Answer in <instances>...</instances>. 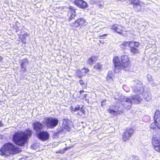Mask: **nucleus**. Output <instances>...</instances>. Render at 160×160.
I'll return each mask as SVG.
<instances>
[{
	"mask_svg": "<svg viewBox=\"0 0 160 160\" xmlns=\"http://www.w3.org/2000/svg\"><path fill=\"white\" fill-rule=\"evenodd\" d=\"M33 132L29 128L25 129L24 131H18L15 132L12 137V141L16 145L20 147H23L28 142Z\"/></svg>",
	"mask_w": 160,
	"mask_h": 160,
	"instance_id": "obj_1",
	"label": "nucleus"
},
{
	"mask_svg": "<svg viewBox=\"0 0 160 160\" xmlns=\"http://www.w3.org/2000/svg\"><path fill=\"white\" fill-rule=\"evenodd\" d=\"M120 60L118 56L113 57L112 62L114 68L118 69L129 70L131 67V61L128 55H122L121 56Z\"/></svg>",
	"mask_w": 160,
	"mask_h": 160,
	"instance_id": "obj_2",
	"label": "nucleus"
},
{
	"mask_svg": "<svg viewBox=\"0 0 160 160\" xmlns=\"http://www.w3.org/2000/svg\"><path fill=\"white\" fill-rule=\"evenodd\" d=\"M22 151L21 148L14 145L13 143L8 142L4 143L0 149V155L8 157L11 154H18Z\"/></svg>",
	"mask_w": 160,
	"mask_h": 160,
	"instance_id": "obj_3",
	"label": "nucleus"
},
{
	"mask_svg": "<svg viewBox=\"0 0 160 160\" xmlns=\"http://www.w3.org/2000/svg\"><path fill=\"white\" fill-rule=\"evenodd\" d=\"M140 45V43L139 42L133 41H125L120 45L121 48L123 50L129 48L130 52L133 54L139 53L138 48Z\"/></svg>",
	"mask_w": 160,
	"mask_h": 160,
	"instance_id": "obj_4",
	"label": "nucleus"
},
{
	"mask_svg": "<svg viewBox=\"0 0 160 160\" xmlns=\"http://www.w3.org/2000/svg\"><path fill=\"white\" fill-rule=\"evenodd\" d=\"M44 123L48 128H53L56 127L58 123V120L52 117L45 118Z\"/></svg>",
	"mask_w": 160,
	"mask_h": 160,
	"instance_id": "obj_5",
	"label": "nucleus"
},
{
	"mask_svg": "<svg viewBox=\"0 0 160 160\" xmlns=\"http://www.w3.org/2000/svg\"><path fill=\"white\" fill-rule=\"evenodd\" d=\"M87 23L86 20L83 18H78L70 25L72 28L79 27L80 28L85 26Z\"/></svg>",
	"mask_w": 160,
	"mask_h": 160,
	"instance_id": "obj_6",
	"label": "nucleus"
},
{
	"mask_svg": "<svg viewBox=\"0 0 160 160\" xmlns=\"http://www.w3.org/2000/svg\"><path fill=\"white\" fill-rule=\"evenodd\" d=\"M134 130L132 128H127L123 132L122 139L124 141L129 140L134 134Z\"/></svg>",
	"mask_w": 160,
	"mask_h": 160,
	"instance_id": "obj_7",
	"label": "nucleus"
},
{
	"mask_svg": "<svg viewBox=\"0 0 160 160\" xmlns=\"http://www.w3.org/2000/svg\"><path fill=\"white\" fill-rule=\"evenodd\" d=\"M152 144L154 150L160 152V138L153 137L152 140Z\"/></svg>",
	"mask_w": 160,
	"mask_h": 160,
	"instance_id": "obj_8",
	"label": "nucleus"
},
{
	"mask_svg": "<svg viewBox=\"0 0 160 160\" xmlns=\"http://www.w3.org/2000/svg\"><path fill=\"white\" fill-rule=\"evenodd\" d=\"M38 138L43 141L48 140L49 138V134L46 131H40L37 134Z\"/></svg>",
	"mask_w": 160,
	"mask_h": 160,
	"instance_id": "obj_9",
	"label": "nucleus"
},
{
	"mask_svg": "<svg viewBox=\"0 0 160 160\" xmlns=\"http://www.w3.org/2000/svg\"><path fill=\"white\" fill-rule=\"evenodd\" d=\"M111 29L120 34H122L123 33L124 28L121 25L115 24L112 26Z\"/></svg>",
	"mask_w": 160,
	"mask_h": 160,
	"instance_id": "obj_10",
	"label": "nucleus"
},
{
	"mask_svg": "<svg viewBox=\"0 0 160 160\" xmlns=\"http://www.w3.org/2000/svg\"><path fill=\"white\" fill-rule=\"evenodd\" d=\"M68 8L69 10L68 11V14L70 15L68 18V21H70L72 19H74L76 16V9L75 8L71 6H69Z\"/></svg>",
	"mask_w": 160,
	"mask_h": 160,
	"instance_id": "obj_11",
	"label": "nucleus"
},
{
	"mask_svg": "<svg viewBox=\"0 0 160 160\" xmlns=\"http://www.w3.org/2000/svg\"><path fill=\"white\" fill-rule=\"evenodd\" d=\"M73 3L78 7L82 9H85L88 6L87 3L83 0H75Z\"/></svg>",
	"mask_w": 160,
	"mask_h": 160,
	"instance_id": "obj_12",
	"label": "nucleus"
},
{
	"mask_svg": "<svg viewBox=\"0 0 160 160\" xmlns=\"http://www.w3.org/2000/svg\"><path fill=\"white\" fill-rule=\"evenodd\" d=\"M33 129L37 132H40L44 127L43 125L39 121H37L32 124Z\"/></svg>",
	"mask_w": 160,
	"mask_h": 160,
	"instance_id": "obj_13",
	"label": "nucleus"
},
{
	"mask_svg": "<svg viewBox=\"0 0 160 160\" xmlns=\"http://www.w3.org/2000/svg\"><path fill=\"white\" fill-rule=\"evenodd\" d=\"M98 56L92 55L88 59L87 62L88 64L92 65L98 60Z\"/></svg>",
	"mask_w": 160,
	"mask_h": 160,
	"instance_id": "obj_14",
	"label": "nucleus"
},
{
	"mask_svg": "<svg viewBox=\"0 0 160 160\" xmlns=\"http://www.w3.org/2000/svg\"><path fill=\"white\" fill-rule=\"evenodd\" d=\"M142 88V85L141 84L137 83L136 86L133 87V92L135 93L138 92L140 94H141Z\"/></svg>",
	"mask_w": 160,
	"mask_h": 160,
	"instance_id": "obj_15",
	"label": "nucleus"
},
{
	"mask_svg": "<svg viewBox=\"0 0 160 160\" xmlns=\"http://www.w3.org/2000/svg\"><path fill=\"white\" fill-rule=\"evenodd\" d=\"M153 119L154 121L159 122L160 126V112L158 110H156L154 115Z\"/></svg>",
	"mask_w": 160,
	"mask_h": 160,
	"instance_id": "obj_16",
	"label": "nucleus"
},
{
	"mask_svg": "<svg viewBox=\"0 0 160 160\" xmlns=\"http://www.w3.org/2000/svg\"><path fill=\"white\" fill-rule=\"evenodd\" d=\"M159 123H160L158 122H157L154 121V122L152 123L150 125V128L153 130H156L157 129H160Z\"/></svg>",
	"mask_w": 160,
	"mask_h": 160,
	"instance_id": "obj_17",
	"label": "nucleus"
},
{
	"mask_svg": "<svg viewBox=\"0 0 160 160\" xmlns=\"http://www.w3.org/2000/svg\"><path fill=\"white\" fill-rule=\"evenodd\" d=\"M123 102V105H126L127 107L131 106L132 105V101L129 98H126L125 101Z\"/></svg>",
	"mask_w": 160,
	"mask_h": 160,
	"instance_id": "obj_18",
	"label": "nucleus"
},
{
	"mask_svg": "<svg viewBox=\"0 0 160 160\" xmlns=\"http://www.w3.org/2000/svg\"><path fill=\"white\" fill-rule=\"evenodd\" d=\"M128 1L130 4L133 5L134 6H139L140 5L139 0H128Z\"/></svg>",
	"mask_w": 160,
	"mask_h": 160,
	"instance_id": "obj_19",
	"label": "nucleus"
},
{
	"mask_svg": "<svg viewBox=\"0 0 160 160\" xmlns=\"http://www.w3.org/2000/svg\"><path fill=\"white\" fill-rule=\"evenodd\" d=\"M75 76L78 78H81L82 77L83 75L82 74V73L81 71L79 69H77L75 71Z\"/></svg>",
	"mask_w": 160,
	"mask_h": 160,
	"instance_id": "obj_20",
	"label": "nucleus"
},
{
	"mask_svg": "<svg viewBox=\"0 0 160 160\" xmlns=\"http://www.w3.org/2000/svg\"><path fill=\"white\" fill-rule=\"evenodd\" d=\"M93 68L96 70H100L102 69V66L99 62H97L96 64L94 66Z\"/></svg>",
	"mask_w": 160,
	"mask_h": 160,
	"instance_id": "obj_21",
	"label": "nucleus"
},
{
	"mask_svg": "<svg viewBox=\"0 0 160 160\" xmlns=\"http://www.w3.org/2000/svg\"><path fill=\"white\" fill-rule=\"evenodd\" d=\"M23 61H24V62H22L21 63V68H23L25 71L26 69L24 67V62L28 63V60L27 58H26L23 59Z\"/></svg>",
	"mask_w": 160,
	"mask_h": 160,
	"instance_id": "obj_22",
	"label": "nucleus"
},
{
	"mask_svg": "<svg viewBox=\"0 0 160 160\" xmlns=\"http://www.w3.org/2000/svg\"><path fill=\"white\" fill-rule=\"evenodd\" d=\"M107 111L109 113L111 114H118L119 112L118 110H114L110 108L107 109Z\"/></svg>",
	"mask_w": 160,
	"mask_h": 160,
	"instance_id": "obj_23",
	"label": "nucleus"
},
{
	"mask_svg": "<svg viewBox=\"0 0 160 160\" xmlns=\"http://www.w3.org/2000/svg\"><path fill=\"white\" fill-rule=\"evenodd\" d=\"M63 123L62 124H65V128H69V127L68 126V122L69 121V120L67 118H63L62 120Z\"/></svg>",
	"mask_w": 160,
	"mask_h": 160,
	"instance_id": "obj_24",
	"label": "nucleus"
},
{
	"mask_svg": "<svg viewBox=\"0 0 160 160\" xmlns=\"http://www.w3.org/2000/svg\"><path fill=\"white\" fill-rule=\"evenodd\" d=\"M79 82L80 84L82 86L85 87L86 88L87 87V83L86 82H85L83 80L80 79L79 80Z\"/></svg>",
	"mask_w": 160,
	"mask_h": 160,
	"instance_id": "obj_25",
	"label": "nucleus"
},
{
	"mask_svg": "<svg viewBox=\"0 0 160 160\" xmlns=\"http://www.w3.org/2000/svg\"><path fill=\"white\" fill-rule=\"evenodd\" d=\"M113 74L112 72H109L107 76L106 79L107 81H109L111 79L112 80Z\"/></svg>",
	"mask_w": 160,
	"mask_h": 160,
	"instance_id": "obj_26",
	"label": "nucleus"
},
{
	"mask_svg": "<svg viewBox=\"0 0 160 160\" xmlns=\"http://www.w3.org/2000/svg\"><path fill=\"white\" fill-rule=\"evenodd\" d=\"M131 98L133 100H139L140 99V97L139 96L138 94L132 95L131 97Z\"/></svg>",
	"mask_w": 160,
	"mask_h": 160,
	"instance_id": "obj_27",
	"label": "nucleus"
},
{
	"mask_svg": "<svg viewBox=\"0 0 160 160\" xmlns=\"http://www.w3.org/2000/svg\"><path fill=\"white\" fill-rule=\"evenodd\" d=\"M22 36V39H21L22 42H24V43H26V42H24L25 41L26 39V35L25 34H22L21 35Z\"/></svg>",
	"mask_w": 160,
	"mask_h": 160,
	"instance_id": "obj_28",
	"label": "nucleus"
},
{
	"mask_svg": "<svg viewBox=\"0 0 160 160\" xmlns=\"http://www.w3.org/2000/svg\"><path fill=\"white\" fill-rule=\"evenodd\" d=\"M82 69H84L85 70V72H84V73L85 74L88 72L90 71L88 68L85 67H83L82 68Z\"/></svg>",
	"mask_w": 160,
	"mask_h": 160,
	"instance_id": "obj_29",
	"label": "nucleus"
},
{
	"mask_svg": "<svg viewBox=\"0 0 160 160\" xmlns=\"http://www.w3.org/2000/svg\"><path fill=\"white\" fill-rule=\"evenodd\" d=\"M80 105L78 104L77 105V106L74 108L75 112H76L78 110H80Z\"/></svg>",
	"mask_w": 160,
	"mask_h": 160,
	"instance_id": "obj_30",
	"label": "nucleus"
},
{
	"mask_svg": "<svg viewBox=\"0 0 160 160\" xmlns=\"http://www.w3.org/2000/svg\"><path fill=\"white\" fill-rule=\"evenodd\" d=\"M107 35H108L107 34H103L102 35H100L99 36V38L100 39H104L105 37H106L107 36Z\"/></svg>",
	"mask_w": 160,
	"mask_h": 160,
	"instance_id": "obj_31",
	"label": "nucleus"
},
{
	"mask_svg": "<svg viewBox=\"0 0 160 160\" xmlns=\"http://www.w3.org/2000/svg\"><path fill=\"white\" fill-rule=\"evenodd\" d=\"M80 110L83 114H84L86 113L85 110L82 107L80 108Z\"/></svg>",
	"mask_w": 160,
	"mask_h": 160,
	"instance_id": "obj_32",
	"label": "nucleus"
},
{
	"mask_svg": "<svg viewBox=\"0 0 160 160\" xmlns=\"http://www.w3.org/2000/svg\"><path fill=\"white\" fill-rule=\"evenodd\" d=\"M88 94H84L83 96H82V99L83 100V99H85V100H87V98L88 96Z\"/></svg>",
	"mask_w": 160,
	"mask_h": 160,
	"instance_id": "obj_33",
	"label": "nucleus"
},
{
	"mask_svg": "<svg viewBox=\"0 0 160 160\" xmlns=\"http://www.w3.org/2000/svg\"><path fill=\"white\" fill-rule=\"evenodd\" d=\"M71 111L72 112H75L74 108L72 106H71L70 108Z\"/></svg>",
	"mask_w": 160,
	"mask_h": 160,
	"instance_id": "obj_34",
	"label": "nucleus"
},
{
	"mask_svg": "<svg viewBox=\"0 0 160 160\" xmlns=\"http://www.w3.org/2000/svg\"><path fill=\"white\" fill-rule=\"evenodd\" d=\"M57 153H60L61 154H63L64 153V151L63 149L59 150L57 152Z\"/></svg>",
	"mask_w": 160,
	"mask_h": 160,
	"instance_id": "obj_35",
	"label": "nucleus"
},
{
	"mask_svg": "<svg viewBox=\"0 0 160 160\" xmlns=\"http://www.w3.org/2000/svg\"><path fill=\"white\" fill-rule=\"evenodd\" d=\"M71 148V147H67L65 148H64L63 149L64 151V152H65L66 150L70 149Z\"/></svg>",
	"mask_w": 160,
	"mask_h": 160,
	"instance_id": "obj_36",
	"label": "nucleus"
},
{
	"mask_svg": "<svg viewBox=\"0 0 160 160\" xmlns=\"http://www.w3.org/2000/svg\"><path fill=\"white\" fill-rule=\"evenodd\" d=\"M106 101V100H103L102 101L101 105L102 107H103V106H104V104H103V103L105 102Z\"/></svg>",
	"mask_w": 160,
	"mask_h": 160,
	"instance_id": "obj_37",
	"label": "nucleus"
},
{
	"mask_svg": "<svg viewBox=\"0 0 160 160\" xmlns=\"http://www.w3.org/2000/svg\"><path fill=\"white\" fill-rule=\"evenodd\" d=\"M132 160H140V159L138 157L136 156L133 158Z\"/></svg>",
	"mask_w": 160,
	"mask_h": 160,
	"instance_id": "obj_38",
	"label": "nucleus"
},
{
	"mask_svg": "<svg viewBox=\"0 0 160 160\" xmlns=\"http://www.w3.org/2000/svg\"><path fill=\"white\" fill-rule=\"evenodd\" d=\"M53 136L54 137L58 136V132H56L54 133V134L53 135Z\"/></svg>",
	"mask_w": 160,
	"mask_h": 160,
	"instance_id": "obj_39",
	"label": "nucleus"
},
{
	"mask_svg": "<svg viewBox=\"0 0 160 160\" xmlns=\"http://www.w3.org/2000/svg\"><path fill=\"white\" fill-rule=\"evenodd\" d=\"M84 92V91L83 90H80L79 91V92L80 95L82 94L83 92Z\"/></svg>",
	"mask_w": 160,
	"mask_h": 160,
	"instance_id": "obj_40",
	"label": "nucleus"
},
{
	"mask_svg": "<svg viewBox=\"0 0 160 160\" xmlns=\"http://www.w3.org/2000/svg\"><path fill=\"white\" fill-rule=\"evenodd\" d=\"M3 124L2 123V122L1 121H0V127H2L3 126Z\"/></svg>",
	"mask_w": 160,
	"mask_h": 160,
	"instance_id": "obj_41",
	"label": "nucleus"
},
{
	"mask_svg": "<svg viewBox=\"0 0 160 160\" xmlns=\"http://www.w3.org/2000/svg\"><path fill=\"white\" fill-rule=\"evenodd\" d=\"M2 57L1 56H0V60H2Z\"/></svg>",
	"mask_w": 160,
	"mask_h": 160,
	"instance_id": "obj_42",
	"label": "nucleus"
},
{
	"mask_svg": "<svg viewBox=\"0 0 160 160\" xmlns=\"http://www.w3.org/2000/svg\"><path fill=\"white\" fill-rule=\"evenodd\" d=\"M126 0H120V1H125Z\"/></svg>",
	"mask_w": 160,
	"mask_h": 160,
	"instance_id": "obj_43",
	"label": "nucleus"
},
{
	"mask_svg": "<svg viewBox=\"0 0 160 160\" xmlns=\"http://www.w3.org/2000/svg\"><path fill=\"white\" fill-rule=\"evenodd\" d=\"M112 106L113 107V108H116V106H114V105H112Z\"/></svg>",
	"mask_w": 160,
	"mask_h": 160,
	"instance_id": "obj_44",
	"label": "nucleus"
}]
</instances>
